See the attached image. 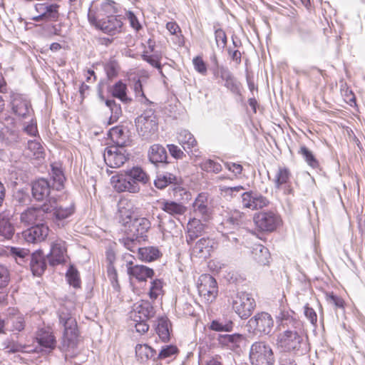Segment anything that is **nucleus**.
Returning a JSON list of instances; mask_svg holds the SVG:
<instances>
[{
    "label": "nucleus",
    "instance_id": "obj_17",
    "mask_svg": "<svg viewBox=\"0 0 365 365\" xmlns=\"http://www.w3.org/2000/svg\"><path fill=\"white\" fill-rule=\"evenodd\" d=\"M58 8L59 6L56 4H36L35 11L38 15L33 16L32 19L35 21L56 20L58 16Z\"/></svg>",
    "mask_w": 365,
    "mask_h": 365
},
{
    "label": "nucleus",
    "instance_id": "obj_55",
    "mask_svg": "<svg viewBox=\"0 0 365 365\" xmlns=\"http://www.w3.org/2000/svg\"><path fill=\"white\" fill-rule=\"evenodd\" d=\"M10 281V272L6 267L0 264V289L7 287Z\"/></svg>",
    "mask_w": 365,
    "mask_h": 365
},
{
    "label": "nucleus",
    "instance_id": "obj_34",
    "mask_svg": "<svg viewBox=\"0 0 365 365\" xmlns=\"http://www.w3.org/2000/svg\"><path fill=\"white\" fill-rule=\"evenodd\" d=\"M109 135L116 146L125 147L128 145V135L122 126H115L111 128Z\"/></svg>",
    "mask_w": 365,
    "mask_h": 365
},
{
    "label": "nucleus",
    "instance_id": "obj_30",
    "mask_svg": "<svg viewBox=\"0 0 365 365\" xmlns=\"http://www.w3.org/2000/svg\"><path fill=\"white\" fill-rule=\"evenodd\" d=\"M252 258L259 265H267L269 262V250L260 244L255 245L252 250Z\"/></svg>",
    "mask_w": 365,
    "mask_h": 365
},
{
    "label": "nucleus",
    "instance_id": "obj_38",
    "mask_svg": "<svg viewBox=\"0 0 365 365\" xmlns=\"http://www.w3.org/2000/svg\"><path fill=\"white\" fill-rule=\"evenodd\" d=\"M36 339L38 344L45 348L52 349L56 346L55 337L49 331L40 330L37 334Z\"/></svg>",
    "mask_w": 365,
    "mask_h": 365
},
{
    "label": "nucleus",
    "instance_id": "obj_21",
    "mask_svg": "<svg viewBox=\"0 0 365 365\" xmlns=\"http://www.w3.org/2000/svg\"><path fill=\"white\" fill-rule=\"evenodd\" d=\"M49 229L43 223H38L23 232L26 242L29 243H38L43 241L48 235Z\"/></svg>",
    "mask_w": 365,
    "mask_h": 365
},
{
    "label": "nucleus",
    "instance_id": "obj_11",
    "mask_svg": "<svg viewBox=\"0 0 365 365\" xmlns=\"http://www.w3.org/2000/svg\"><path fill=\"white\" fill-rule=\"evenodd\" d=\"M254 222L262 232H272L280 223L279 217L273 212H260L255 215Z\"/></svg>",
    "mask_w": 365,
    "mask_h": 365
},
{
    "label": "nucleus",
    "instance_id": "obj_23",
    "mask_svg": "<svg viewBox=\"0 0 365 365\" xmlns=\"http://www.w3.org/2000/svg\"><path fill=\"white\" fill-rule=\"evenodd\" d=\"M291 177L292 173L288 168L279 166L273 180L275 188L283 189L284 194H290L292 191L290 185Z\"/></svg>",
    "mask_w": 365,
    "mask_h": 365
},
{
    "label": "nucleus",
    "instance_id": "obj_42",
    "mask_svg": "<svg viewBox=\"0 0 365 365\" xmlns=\"http://www.w3.org/2000/svg\"><path fill=\"white\" fill-rule=\"evenodd\" d=\"M298 154L302 156L305 162L313 168H317L319 166V161L314 155L313 153L305 145H301L298 150Z\"/></svg>",
    "mask_w": 365,
    "mask_h": 365
},
{
    "label": "nucleus",
    "instance_id": "obj_54",
    "mask_svg": "<svg viewBox=\"0 0 365 365\" xmlns=\"http://www.w3.org/2000/svg\"><path fill=\"white\" fill-rule=\"evenodd\" d=\"M215 37L217 48L220 50H223L227 45V36L225 32L221 29H217L215 31Z\"/></svg>",
    "mask_w": 365,
    "mask_h": 365
},
{
    "label": "nucleus",
    "instance_id": "obj_15",
    "mask_svg": "<svg viewBox=\"0 0 365 365\" xmlns=\"http://www.w3.org/2000/svg\"><path fill=\"white\" fill-rule=\"evenodd\" d=\"M245 220V215L237 210L226 212L225 215L220 224L221 232L224 234L232 232L234 230L240 227Z\"/></svg>",
    "mask_w": 365,
    "mask_h": 365
},
{
    "label": "nucleus",
    "instance_id": "obj_24",
    "mask_svg": "<svg viewBox=\"0 0 365 365\" xmlns=\"http://www.w3.org/2000/svg\"><path fill=\"white\" fill-rule=\"evenodd\" d=\"M123 25L121 18L115 16H110L99 24L98 28L105 34L113 36L122 31Z\"/></svg>",
    "mask_w": 365,
    "mask_h": 365
},
{
    "label": "nucleus",
    "instance_id": "obj_36",
    "mask_svg": "<svg viewBox=\"0 0 365 365\" xmlns=\"http://www.w3.org/2000/svg\"><path fill=\"white\" fill-rule=\"evenodd\" d=\"M10 256H11L19 265H24L30 259V252L29 250L11 247L9 248Z\"/></svg>",
    "mask_w": 365,
    "mask_h": 365
},
{
    "label": "nucleus",
    "instance_id": "obj_14",
    "mask_svg": "<svg viewBox=\"0 0 365 365\" xmlns=\"http://www.w3.org/2000/svg\"><path fill=\"white\" fill-rule=\"evenodd\" d=\"M250 327H254L255 330L261 334H269L273 328L274 320L267 312L256 314L249 320Z\"/></svg>",
    "mask_w": 365,
    "mask_h": 365
},
{
    "label": "nucleus",
    "instance_id": "obj_20",
    "mask_svg": "<svg viewBox=\"0 0 365 365\" xmlns=\"http://www.w3.org/2000/svg\"><path fill=\"white\" fill-rule=\"evenodd\" d=\"M193 212L196 216H200L203 220L207 221L212 215V208L209 206L208 195L200 193L192 203Z\"/></svg>",
    "mask_w": 365,
    "mask_h": 365
},
{
    "label": "nucleus",
    "instance_id": "obj_49",
    "mask_svg": "<svg viewBox=\"0 0 365 365\" xmlns=\"http://www.w3.org/2000/svg\"><path fill=\"white\" fill-rule=\"evenodd\" d=\"M28 150L31 153L34 158L36 159L43 158L44 150L38 141L29 140L28 142Z\"/></svg>",
    "mask_w": 365,
    "mask_h": 365
},
{
    "label": "nucleus",
    "instance_id": "obj_25",
    "mask_svg": "<svg viewBox=\"0 0 365 365\" xmlns=\"http://www.w3.org/2000/svg\"><path fill=\"white\" fill-rule=\"evenodd\" d=\"M204 229L205 225L200 220L196 219L195 217L191 219L187 225V243L189 245H191V243H192L198 237L202 235Z\"/></svg>",
    "mask_w": 365,
    "mask_h": 365
},
{
    "label": "nucleus",
    "instance_id": "obj_51",
    "mask_svg": "<svg viewBox=\"0 0 365 365\" xmlns=\"http://www.w3.org/2000/svg\"><path fill=\"white\" fill-rule=\"evenodd\" d=\"M163 294V282L160 279H155L151 282L149 290V297L152 299H156Z\"/></svg>",
    "mask_w": 365,
    "mask_h": 365
},
{
    "label": "nucleus",
    "instance_id": "obj_57",
    "mask_svg": "<svg viewBox=\"0 0 365 365\" xmlns=\"http://www.w3.org/2000/svg\"><path fill=\"white\" fill-rule=\"evenodd\" d=\"M4 349L8 353L20 352V351H22L24 349V346L21 344H20L17 342H15L14 341L6 340L4 343Z\"/></svg>",
    "mask_w": 365,
    "mask_h": 365
},
{
    "label": "nucleus",
    "instance_id": "obj_13",
    "mask_svg": "<svg viewBox=\"0 0 365 365\" xmlns=\"http://www.w3.org/2000/svg\"><path fill=\"white\" fill-rule=\"evenodd\" d=\"M48 210L46 203L39 207H29L21 212L20 222L25 226H29L43 222L47 219L46 211Z\"/></svg>",
    "mask_w": 365,
    "mask_h": 365
},
{
    "label": "nucleus",
    "instance_id": "obj_31",
    "mask_svg": "<svg viewBox=\"0 0 365 365\" xmlns=\"http://www.w3.org/2000/svg\"><path fill=\"white\" fill-rule=\"evenodd\" d=\"M148 158L150 161L155 165L158 163H166L168 158L167 151L161 145L154 144L149 149Z\"/></svg>",
    "mask_w": 365,
    "mask_h": 365
},
{
    "label": "nucleus",
    "instance_id": "obj_18",
    "mask_svg": "<svg viewBox=\"0 0 365 365\" xmlns=\"http://www.w3.org/2000/svg\"><path fill=\"white\" fill-rule=\"evenodd\" d=\"M191 255L192 257L206 259L210 257L215 248V242L209 237H202L197 240L194 245L191 243Z\"/></svg>",
    "mask_w": 365,
    "mask_h": 365
},
{
    "label": "nucleus",
    "instance_id": "obj_64",
    "mask_svg": "<svg viewBox=\"0 0 365 365\" xmlns=\"http://www.w3.org/2000/svg\"><path fill=\"white\" fill-rule=\"evenodd\" d=\"M168 148L170 155L176 159H182L185 155L181 149L174 144L168 145Z\"/></svg>",
    "mask_w": 365,
    "mask_h": 365
},
{
    "label": "nucleus",
    "instance_id": "obj_3",
    "mask_svg": "<svg viewBox=\"0 0 365 365\" xmlns=\"http://www.w3.org/2000/svg\"><path fill=\"white\" fill-rule=\"evenodd\" d=\"M51 166L50 175L53 181L52 187L49 182L44 178L38 179L32 183V196L37 201L46 200L49 196L51 190H60L63 187L66 178L61 166L56 163H53Z\"/></svg>",
    "mask_w": 365,
    "mask_h": 365
},
{
    "label": "nucleus",
    "instance_id": "obj_47",
    "mask_svg": "<svg viewBox=\"0 0 365 365\" xmlns=\"http://www.w3.org/2000/svg\"><path fill=\"white\" fill-rule=\"evenodd\" d=\"M126 89V85L121 81H118L112 88V95L123 102H128L130 99L127 97Z\"/></svg>",
    "mask_w": 365,
    "mask_h": 365
},
{
    "label": "nucleus",
    "instance_id": "obj_37",
    "mask_svg": "<svg viewBox=\"0 0 365 365\" xmlns=\"http://www.w3.org/2000/svg\"><path fill=\"white\" fill-rule=\"evenodd\" d=\"M161 209L172 215H181L186 211L182 204L169 200L161 202Z\"/></svg>",
    "mask_w": 365,
    "mask_h": 365
},
{
    "label": "nucleus",
    "instance_id": "obj_7",
    "mask_svg": "<svg viewBox=\"0 0 365 365\" xmlns=\"http://www.w3.org/2000/svg\"><path fill=\"white\" fill-rule=\"evenodd\" d=\"M138 134L144 138H148L158 130V120L152 109L145 110L135 120Z\"/></svg>",
    "mask_w": 365,
    "mask_h": 365
},
{
    "label": "nucleus",
    "instance_id": "obj_40",
    "mask_svg": "<svg viewBox=\"0 0 365 365\" xmlns=\"http://www.w3.org/2000/svg\"><path fill=\"white\" fill-rule=\"evenodd\" d=\"M244 339L243 335L240 334H225L220 336V341L223 345L234 348L240 346Z\"/></svg>",
    "mask_w": 365,
    "mask_h": 365
},
{
    "label": "nucleus",
    "instance_id": "obj_62",
    "mask_svg": "<svg viewBox=\"0 0 365 365\" xmlns=\"http://www.w3.org/2000/svg\"><path fill=\"white\" fill-rule=\"evenodd\" d=\"M120 242L127 250H130V252H135L136 250L138 251L139 247H138L135 240L126 237L120 239Z\"/></svg>",
    "mask_w": 365,
    "mask_h": 365
},
{
    "label": "nucleus",
    "instance_id": "obj_4",
    "mask_svg": "<svg viewBox=\"0 0 365 365\" xmlns=\"http://www.w3.org/2000/svg\"><path fill=\"white\" fill-rule=\"evenodd\" d=\"M228 302L232 310L241 319L250 317L256 307L255 301L252 294L242 291L230 295Z\"/></svg>",
    "mask_w": 365,
    "mask_h": 365
},
{
    "label": "nucleus",
    "instance_id": "obj_63",
    "mask_svg": "<svg viewBox=\"0 0 365 365\" xmlns=\"http://www.w3.org/2000/svg\"><path fill=\"white\" fill-rule=\"evenodd\" d=\"M27 119L30 121V123L26 125H24L23 130L27 134L35 136L38 133L36 123L34 122L32 116Z\"/></svg>",
    "mask_w": 365,
    "mask_h": 365
},
{
    "label": "nucleus",
    "instance_id": "obj_19",
    "mask_svg": "<svg viewBox=\"0 0 365 365\" xmlns=\"http://www.w3.org/2000/svg\"><path fill=\"white\" fill-rule=\"evenodd\" d=\"M269 200L262 195L250 192H245L242 194V205L243 207L252 210L262 209L269 205Z\"/></svg>",
    "mask_w": 365,
    "mask_h": 365
},
{
    "label": "nucleus",
    "instance_id": "obj_29",
    "mask_svg": "<svg viewBox=\"0 0 365 365\" xmlns=\"http://www.w3.org/2000/svg\"><path fill=\"white\" fill-rule=\"evenodd\" d=\"M30 267L34 275L41 276L46 267L45 257L41 251H37L30 255Z\"/></svg>",
    "mask_w": 365,
    "mask_h": 365
},
{
    "label": "nucleus",
    "instance_id": "obj_26",
    "mask_svg": "<svg viewBox=\"0 0 365 365\" xmlns=\"http://www.w3.org/2000/svg\"><path fill=\"white\" fill-rule=\"evenodd\" d=\"M12 215L6 211L0 213V235L5 239H11L15 229L11 222Z\"/></svg>",
    "mask_w": 365,
    "mask_h": 365
},
{
    "label": "nucleus",
    "instance_id": "obj_12",
    "mask_svg": "<svg viewBox=\"0 0 365 365\" xmlns=\"http://www.w3.org/2000/svg\"><path fill=\"white\" fill-rule=\"evenodd\" d=\"M124 147L110 146L105 149L103 158L106 164L113 168L122 166L128 160Z\"/></svg>",
    "mask_w": 365,
    "mask_h": 365
},
{
    "label": "nucleus",
    "instance_id": "obj_27",
    "mask_svg": "<svg viewBox=\"0 0 365 365\" xmlns=\"http://www.w3.org/2000/svg\"><path fill=\"white\" fill-rule=\"evenodd\" d=\"M11 124H13L12 120H11ZM18 140L19 132L15 125L11 126L4 125L0 129V140L2 144L10 145L18 142Z\"/></svg>",
    "mask_w": 365,
    "mask_h": 365
},
{
    "label": "nucleus",
    "instance_id": "obj_44",
    "mask_svg": "<svg viewBox=\"0 0 365 365\" xmlns=\"http://www.w3.org/2000/svg\"><path fill=\"white\" fill-rule=\"evenodd\" d=\"M233 325L232 321L230 319H216L211 322L210 328L216 331H230Z\"/></svg>",
    "mask_w": 365,
    "mask_h": 365
},
{
    "label": "nucleus",
    "instance_id": "obj_60",
    "mask_svg": "<svg viewBox=\"0 0 365 365\" xmlns=\"http://www.w3.org/2000/svg\"><path fill=\"white\" fill-rule=\"evenodd\" d=\"M326 299L329 304L334 305L336 308L344 307V300L341 297L334 295L333 293H327L326 294Z\"/></svg>",
    "mask_w": 365,
    "mask_h": 365
},
{
    "label": "nucleus",
    "instance_id": "obj_52",
    "mask_svg": "<svg viewBox=\"0 0 365 365\" xmlns=\"http://www.w3.org/2000/svg\"><path fill=\"white\" fill-rule=\"evenodd\" d=\"M142 58L148 62L152 66L158 69L161 68L160 60L161 58L160 55L154 53L152 55L148 54V50L144 51L142 54Z\"/></svg>",
    "mask_w": 365,
    "mask_h": 365
},
{
    "label": "nucleus",
    "instance_id": "obj_41",
    "mask_svg": "<svg viewBox=\"0 0 365 365\" xmlns=\"http://www.w3.org/2000/svg\"><path fill=\"white\" fill-rule=\"evenodd\" d=\"M131 224L136 235H143L150 227V222L145 217L134 218Z\"/></svg>",
    "mask_w": 365,
    "mask_h": 365
},
{
    "label": "nucleus",
    "instance_id": "obj_35",
    "mask_svg": "<svg viewBox=\"0 0 365 365\" xmlns=\"http://www.w3.org/2000/svg\"><path fill=\"white\" fill-rule=\"evenodd\" d=\"M177 138L178 143L186 151L197 146V140L194 135L187 130H180L178 134Z\"/></svg>",
    "mask_w": 365,
    "mask_h": 365
},
{
    "label": "nucleus",
    "instance_id": "obj_1",
    "mask_svg": "<svg viewBox=\"0 0 365 365\" xmlns=\"http://www.w3.org/2000/svg\"><path fill=\"white\" fill-rule=\"evenodd\" d=\"M276 345L285 352L299 351L304 343V333L302 322L282 312L279 317L277 327Z\"/></svg>",
    "mask_w": 365,
    "mask_h": 365
},
{
    "label": "nucleus",
    "instance_id": "obj_59",
    "mask_svg": "<svg viewBox=\"0 0 365 365\" xmlns=\"http://www.w3.org/2000/svg\"><path fill=\"white\" fill-rule=\"evenodd\" d=\"M105 71L108 78H113L118 74V64L112 61L105 65Z\"/></svg>",
    "mask_w": 365,
    "mask_h": 365
},
{
    "label": "nucleus",
    "instance_id": "obj_10",
    "mask_svg": "<svg viewBox=\"0 0 365 365\" xmlns=\"http://www.w3.org/2000/svg\"><path fill=\"white\" fill-rule=\"evenodd\" d=\"M11 108L14 114L20 119H27L32 116L33 109L30 101L19 93L11 95Z\"/></svg>",
    "mask_w": 365,
    "mask_h": 365
},
{
    "label": "nucleus",
    "instance_id": "obj_53",
    "mask_svg": "<svg viewBox=\"0 0 365 365\" xmlns=\"http://www.w3.org/2000/svg\"><path fill=\"white\" fill-rule=\"evenodd\" d=\"M107 273L108 279L114 289H115L116 291H119L120 284L118 280V273L117 270L115 269L113 265L110 264L108 267Z\"/></svg>",
    "mask_w": 365,
    "mask_h": 365
},
{
    "label": "nucleus",
    "instance_id": "obj_39",
    "mask_svg": "<svg viewBox=\"0 0 365 365\" xmlns=\"http://www.w3.org/2000/svg\"><path fill=\"white\" fill-rule=\"evenodd\" d=\"M139 258L145 262H151L160 257V251L155 247H145L138 249Z\"/></svg>",
    "mask_w": 365,
    "mask_h": 365
},
{
    "label": "nucleus",
    "instance_id": "obj_43",
    "mask_svg": "<svg viewBox=\"0 0 365 365\" xmlns=\"http://www.w3.org/2000/svg\"><path fill=\"white\" fill-rule=\"evenodd\" d=\"M136 356L141 361H146L155 355V351L147 344H137L135 346Z\"/></svg>",
    "mask_w": 365,
    "mask_h": 365
},
{
    "label": "nucleus",
    "instance_id": "obj_28",
    "mask_svg": "<svg viewBox=\"0 0 365 365\" xmlns=\"http://www.w3.org/2000/svg\"><path fill=\"white\" fill-rule=\"evenodd\" d=\"M128 274L130 279H135L139 282L145 281L148 278H152L154 272L152 269L141 264H135L128 267Z\"/></svg>",
    "mask_w": 365,
    "mask_h": 365
},
{
    "label": "nucleus",
    "instance_id": "obj_61",
    "mask_svg": "<svg viewBox=\"0 0 365 365\" xmlns=\"http://www.w3.org/2000/svg\"><path fill=\"white\" fill-rule=\"evenodd\" d=\"M192 63L195 69L200 73L205 75L207 73V66L202 58L200 56H197L193 58Z\"/></svg>",
    "mask_w": 365,
    "mask_h": 365
},
{
    "label": "nucleus",
    "instance_id": "obj_56",
    "mask_svg": "<svg viewBox=\"0 0 365 365\" xmlns=\"http://www.w3.org/2000/svg\"><path fill=\"white\" fill-rule=\"evenodd\" d=\"M98 4H92L90 6L88 12V19L89 22L96 26H99V24L101 22L98 20V16L97 15L96 11L98 9Z\"/></svg>",
    "mask_w": 365,
    "mask_h": 365
},
{
    "label": "nucleus",
    "instance_id": "obj_16",
    "mask_svg": "<svg viewBox=\"0 0 365 365\" xmlns=\"http://www.w3.org/2000/svg\"><path fill=\"white\" fill-rule=\"evenodd\" d=\"M155 310L148 301L142 300L134 304L133 310L130 312L132 322L148 321L153 317Z\"/></svg>",
    "mask_w": 365,
    "mask_h": 365
},
{
    "label": "nucleus",
    "instance_id": "obj_48",
    "mask_svg": "<svg viewBox=\"0 0 365 365\" xmlns=\"http://www.w3.org/2000/svg\"><path fill=\"white\" fill-rule=\"evenodd\" d=\"M201 169L207 173H219L222 170L220 163L211 159L204 160L200 165Z\"/></svg>",
    "mask_w": 365,
    "mask_h": 365
},
{
    "label": "nucleus",
    "instance_id": "obj_45",
    "mask_svg": "<svg viewBox=\"0 0 365 365\" xmlns=\"http://www.w3.org/2000/svg\"><path fill=\"white\" fill-rule=\"evenodd\" d=\"M156 332L163 341H166L169 339V323L167 319L160 318L158 319Z\"/></svg>",
    "mask_w": 365,
    "mask_h": 365
},
{
    "label": "nucleus",
    "instance_id": "obj_50",
    "mask_svg": "<svg viewBox=\"0 0 365 365\" xmlns=\"http://www.w3.org/2000/svg\"><path fill=\"white\" fill-rule=\"evenodd\" d=\"M66 277L70 285L76 288L80 287L81 279L78 272L73 266H71L67 271Z\"/></svg>",
    "mask_w": 365,
    "mask_h": 365
},
{
    "label": "nucleus",
    "instance_id": "obj_46",
    "mask_svg": "<svg viewBox=\"0 0 365 365\" xmlns=\"http://www.w3.org/2000/svg\"><path fill=\"white\" fill-rule=\"evenodd\" d=\"M106 104L110 108L111 113L108 124H112L116 122L121 115V107L120 105L117 104L113 100H107L106 101Z\"/></svg>",
    "mask_w": 365,
    "mask_h": 365
},
{
    "label": "nucleus",
    "instance_id": "obj_32",
    "mask_svg": "<svg viewBox=\"0 0 365 365\" xmlns=\"http://www.w3.org/2000/svg\"><path fill=\"white\" fill-rule=\"evenodd\" d=\"M118 211L120 215V218L124 222L127 224L129 222H131L133 220V205L126 199H121L118 204Z\"/></svg>",
    "mask_w": 365,
    "mask_h": 365
},
{
    "label": "nucleus",
    "instance_id": "obj_58",
    "mask_svg": "<svg viewBox=\"0 0 365 365\" xmlns=\"http://www.w3.org/2000/svg\"><path fill=\"white\" fill-rule=\"evenodd\" d=\"M101 9L108 14L117 12L116 4L111 0H103L100 4Z\"/></svg>",
    "mask_w": 365,
    "mask_h": 365
},
{
    "label": "nucleus",
    "instance_id": "obj_2",
    "mask_svg": "<svg viewBox=\"0 0 365 365\" xmlns=\"http://www.w3.org/2000/svg\"><path fill=\"white\" fill-rule=\"evenodd\" d=\"M113 179L114 189L118 192L138 193L140 190V185L147 184L150 178L142 168L134 167L118 175L115 180V177Z\"/></svg>",
    "mask_w": 365,
    "mask_h": 365
},
{
    "label": "nucleus",
    "instance_id": "obj_5",
    "mask_svg": "<svg viewBox=\"0 0 365 365\" xmlns=\"http://www.w3.org/2000/svg\"><path fill=\"white\" fill-rule=\"evenodd\" d=\"M59 322L63 327V346L67 348H73L78 336L76 319L69 312H65L62 309L59 312Z\"/></svg>",
    "mask_w": 365,
    "mask_h": 365
},
{
    "label": "nucleus",
    "instance_id": "obj_22",
    "mask_svg": "<svg viewBox=\"0 0 365 365\" xmlns=\"http://www.w3.org/2000/svg\"><path fill=\"white\" fill-rule=\"evenodd\" d=\"M47 257L52 266L65 262L67 257L66 242L61 240H56L52 244Z\"/></svg>",
    "mask_w": 365,
    "mask_h": 365
},
{
    "label": "nucleus",
    "instance_id": "obj_9",
    "mask_svg": "<svg viewBox=\"0 0 365 365\" xmlns=\"http://www.w3.org/2000/svg\"><path fill=\"white\" fill-rule=\"evenodd\" d=\"M48 211H46V217L53 218L56 221H60L70 217L74 212V206L72 203L65 205V202L60 200L58 202L54 197L49 199V205H48Z\"/></svg>",
    "mask_w": 365,
    "mask_h": 365
},
{
    "label": "nucleus",
    "instance_id": "obj_8",
    "mask_svg": "<svg viewBox=\"0 0 365 365\" xmlns=\"http://www.w3.org/2000/svg\"><path fill=\"white\" fill-rule=\"evenodd\" d=\"M200 296L207 303L212 302L218 293L217 284L215 279L210 274H202L197 282Z\"/></svg>",
    "mask_w": 365,
    "mask_h": 365
},
{
    "label": "nucleus",
    "instance_id": "obj_6",
    "mask_svg": "<svg viewBox=\"0 0 365 365\" xmlns=\"http://www.w3.org/2000/svg\"><path fill=\"white\" fill-rule=\"evenodd\" d=\"M252 365H273L274 359L272 348L265 341L253 343L250 350Z\"/></svg>",
    "mask_w": 365,
    "mask_h": 365
},
{
    "label": "nucleus",
    "instance_id": "obj_33",
    "mask_svg": "<svg viewBox=\"0 0 365 365\" xmlns=\"http://www.w3.org/2000/svg\"><path fill=\"white\" fill-rule=\"evenodd\" d=\"M181 182L180 178L176 177L175 175L165 173L159 174L154 181L155 186L158 189H164L168 185H178Z\"/></svg>",
    "mask_w": 365,
    "mask_h": 365
}]
</instances>
